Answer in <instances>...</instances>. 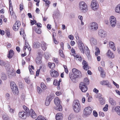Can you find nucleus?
<instances>
[{
	"instance_id": "nucleus-25",
	"label": "nucleus",
	"mask_w": 120,
	"mask_h": 120,
	"mask_svg": "<svg viewBox=\"0 0 120 120\" xmlns=\"http://www.w3.org/2000/svg\"><path fill=\"white\" fill-rule=\"evenodd\" d=\"M109 102L112 105H116V102L112 98H109Z\"/></svg>"
},
{
	"instance_id": "nucleus-1",
	"label": "nucleus",
	"mask_w": 120,
	"mask_h": 120,
	"mask_svg": "<svg viewBox=\"0 0 120 120\" xmlns=\"http://www.w3.org/2000/svg\"><path fill=\"white\" fill-rule=\"evenodd\" d=\"M72 74L69 73L70 78L72 82L74 83L76 82L77 78H80L81 76V72L79 70L74 68L72 70Z\"/></svg>"
},
{
	"instance_id": "nucleus-19",
	"label": "nucleus",
	"mask_w": 120,
	"mask_h": 120,
	"mask_svg": "<svg viewBox=\"0 0 120 120\" xmlns=\"http://www.w3.org/2000/svg\"><path fill=\"white\" fill-rule=\"evenodd\" d=\"M30 115L34 119H35L37 117L36 115L34 112L33 111V110L31 109L30 110Z\"/></svg>"
},
{
	"instance_id": "nucleus-51",
	"label": "nucleus",
	"mask_w": 120,
	"mask_h": 120,
	"mask_svg": "<svg viewBox=\"0 0 120 120\" xmlns=\"http://www.w3.org/2000/svg\"><path fill=\"white\" fill-rule=\"evenodd\" d=\"M99 115L100 116L103 117L105 116V114L104 113L101 112H100L99 113Z\"/></svg>"
},
{
	"instance_id": "nucleus-7",
	"label": "nucleus",
	"mask_w": 120,
	"mask_h": 120,
	"mask_svg": "<svg viewBox=\"0 0 120 120\" xmlns=\"http://www.w3.org/2000/svg\"><path fill=\"white\" fill-rule=\"evenodd\" d=\"M54 102L57 106L56 109H57L59 111H61L62 110V106L60 105V100L57 97L55 98L54 99Z\"/></svg>"
},
{
	"instance_id": "nucleus-42",
	"label": "nucleus",
	"mask_w": 120,
	"mask_h": 120,
	"mask_svg": "<svg viewBox=\"0 0 120 120\" xmlns=\"http://www.w3.org/2000/svg\"><path fill=\"white\" fill-rule=\"evenodd\" d=\"M74 117V115L72 113L69 116L68 118V120H71L72 118Z\"/></svg>"
},
{
	"instance_id": "nucleus-35",
	"label": "nucleus",
	"mask_w": 120,
	"mask_h": 120,
	"mask_svg": "<svg viewBox=\"0 0 120 120\" xmlns=\"http://www.w3.org/2000/svg\"><path fill=\"white\" fill-rule=\"evenodd\" d=\"M41 88L44 90L46 89L47 88V86L43 82H41Z\"/></svg>"
},
{
	"instance_id": "nucleus-40",
	"label": "nucleus",
	"mask_w": 120,
	"mask_h": 120,
	"mask_svg": "<svg viewBox=\"0 0 120 120\" xmlns=\"http://www.w3.org/2000/svg\"><path fill=\"white\" fill-rule=\"evenodd\" d=\"M25 81L28 84H29L30 82V81L28 77H26L25 78Z\"/></svg>"
},
{
	"instance_id": "nucleus-12",
	"label": "nucleus",
	"mask_w": 120,
	"mask_h": 120,
	"mask_svg": "<svg viewBox=\"0 0 120 120\" xmlns=\"http://www.w3.org/2000/svg\"><path fill=\"white\" fill-rule=\"evenodd\" d=\"M109 20L111 26L112 27H115L116 24V20L115 18L113 16H111Z\"/></svg>"
},
{
	"instance_id": "nucleus-50",
	"label": "nucleus",
	"mask_w": 120,
	"mask_h": 120,
	"mask_svg": "<svg viewBox=\"0 0 120 120\" xmlns=\"http://www.w3.org/2000/svg\"><path fill=\"white\" fill-rule=\"evenodd\" d=\"M30 23L31 25H33L35 23H36V21L35 20H30Z\"/></svg>"
},
{
	"instance_id": "nucleus-23",
	"label": "nucleus",
	"mask_w": 120,
	"mask_h": 120,
	"mask_svg": "<svg viewBox=\"0 0 120 120\" xmlns=\"http://www.w3.org/2000/svg\"><path fill=\"white\" fill-rule=\"evenodd\" d=\"M14 52L12 50H10L9 51V54L8 56V57L9 58H11L13 56Z\"/></svg>"
},
{
	"instance_id": "nucleus-5",
	"label": "nucleus",
	"mask_w": 120,
	"mask_h": 120,
	"mask_svg": "<svg viewBox=\"0 0 120 120\" xmlns=\"http://www.w3.org/2000/svg\"><path fill=\"white\" fill-rule=\"evenodd\" d=\"M10 85L11 89L13 94L15 95L17 94L19 92L18 89L15 82H11L10 83Z\"/></svg>"
},
{
	"instance_id": "nucleus-14",
	"label": "nucleus",
	"mask_w": 120,
	"mask_h": 120,
	"mask_svg": "<svg viewBox=\"0 0 120 120\" xmlns=\"http://www.w3.org/2000/svg\"><path fill=\"white\" fill-rule=\"evenodd\" d=\"M106 32L102 29H100L98 32V34L99 36L103 38L106 36Z\"/></svg>"
},
{
	"instance_id": "nucleus-55",
	"label": "nucleus",
	"mask_w": 120,
	"mask_h": 120,
	"mask_svg": "<svg viewBox=\"0 0 120 120\" xmlns=\"http://www.w3.org/2000/svg\"><path fill=\"white\" fill-rule=\"evenodd\" d=\"M68 38L71 40H73L74 38L73 36L72 35H70L68 36Z\"/></svg>"
},
{
	"instance_id": "nucleus-32",
	"label": "nucleus",
	"mask_w": 120,
	"mask_h": 120,
	"mask_svg": "<svg viewBox=\"0 0 120 120\" xmlns=\"http://www.w3.org/2000/svg\"><path fill=\"white\" fill-rule=\"evenodd\" d=\"M95 49L96 50L95 52V55L96 56L98 55L100 53V51L99 48L97 47H95Z\"/></svg>"
},
{
	"instance_id": "nucleus-61",
	"label": "nucleus",
	"mask_w": 120,
	"mask_h": 120,
	"mask_svg": "<svg viewBox=\"0 0 120 120\" xmlns=\"http://www.w3.org/2000/svg\"><path fill=\"white\" fill-rule=\"evenodd\" d=\"M4 31L3 30H2L0 29V34L2 35H3L4 34Z\"/></svg>"
},
{
	"instance_id": "nucleus-30",
	"label": "nucleus",
	"mask_w": 120,
	"mask_h": 120,
	"mask_svg": "<svg viewBox=\"0 0 120 120\" xmlns=\"http://www.w3.org/2000/svg\"><path fill=\"white\" fill-rule=\"evenodd\" d=\"M75 58L76 59V60L79 61V62H81L82 60L81 57L80 55H77L75 57Z\"/></svg>"
},
{
	"instance_id": "nucleus-48",
	"label": "nucleus",
	"mask_w": 120,
	"mask_h": 120,
	"mask_svg": "<svg viewBox=\"0 0 120 120\" xmlns=\"http://www.w3.org/2000/svg\"><path fill=\"white\" fill-rule=\"evenodd\" d=\"M44 56L46 59H48L49 56L48 53L47 52H45L44 54Z\"/></svg>"
},
{
	"instance_id": "nucleus-38",
	"label": "nucleus",
	"mask_w": 120,
	"mask_h": 120,
	"mask_svg": "<svg viewBox=\"0 0 120 120\" xmlns=\"http://www.w3.org/2000/svg\"><path fill=\"white\" fill-rule=\"evenodd\" d=\"M59 52L60 55L62 57L64 58V55L63 53V51L61 50H60Z\"/></svg>"
},
{
	"instance_id": "nucleus-17",
	"label": "nucleus",
	"mask_w": 120,
	"mask_h": 120,
	"mask_svg": "<svg viewBox=\"0 0 120 120\" xmlns=\"http://www.w3.org/2000/svg\"><path fill=\"white\" fill-rule=\"evenodd\" d=\"M97 95L99 96L98 97H97L99 98L100 103L101 105H103L105 103V99L101 97V95L100 94H97Z\"/></svg>"
},
{
	"instance_id": "nucleus-39",
	"label": "nucleus",
	"mask_w": 120,
	"mask_h": 120,
	"mask_svg": "<svg viewBox=\"0 0 120 120\" xmlns=\"http://www.w3.org/2000/svg\"><path fill=\"white\" fill-rule=\"evenodd\" d=\"M9 8L10 9H11V10L12 11L13 9L12 8L13 6L12 5L11 2V0H9Z\"/></svg>"
},
{
	"instance_id": "nucleus-24",
	"label": "nucleus",
	"mask_w": 120,
	"mask_h": 120,
	"mask_svg": "<svg viewBox=\"0 0 120 120\" xmlns=\"http://www.w3.org/2000/svg\"><path fill=\"white\" fill-rule=\"evenodd\" d=\"M41 46L42 49L44 51L47 48L46 44L45 43L43 42L42 43Z\"/></svg>"
},
{
	"instance_id": "nucleus-15",
	"label": "nucleus",
	"mask_w": 120,
	"mask_h": 120,
	"mask_svg": "<svg viewBox=\"0 0 120 120\" xmlns=\"http://www.w3.org/2000/svg\"><path fill=\"white\" fill-rule=\"evenodd\" d=\"M90 41V44L92 46H94L97 44V41L96 39L93 37L91 38Z\"/></svg>"
},
{
	"instance_id": "nucleus-26",
	"label": "nucleus",
	"mask_w": 120,
	"mask_h": 120,
	"mask_svg": "<svg viewBox=\"0 0 120 120\" xmlns=\"http://www.w3.org/2000/svg\"><path fill=\"white\" fill-rule=\"evenodd\" d=\"M41 57H40V56H38L37 57L36 59V61L37 64H38L41 63Z\"/></svg>"
},
{
	"instance_id": "nucleus-45",
	"label": "nucleus",
	"mask_w": 120,
	"mask_h": 120,
	"mask_svg": "<svg viewBox=\"0 0 120 120\" xmlns=\"http://www.w3.org/2000/svg\"><path fill=\"white\" fill-rule=\"evenodd\" d=\"M108 105L106 104L105 106L103 108V110L104 111H106L108 110Z\"/></svg>"
},
{
	"instance_id": "nucleus-37",
	"label": "nucleus",
	"mask_w": 120,
	"mask_h": 120,
	"mask_svg": "<svg viewBox=\"0 0 120 120\" xmlns=\"http://www.w3.org/2000/svg\"><path fill=\"white\" fill-rule=\"evenodd\" d=\"M35 31L37 33L39 34H40L41 32V29L38 28H36Z\"/></svg>"
},
{
	"instance_id": "nucleus-53",
	"label": "nucleus",
	"mask_w": 120,
	"mask_h": 120,
	"mask_svg": "<svg viewBox=\"0 0 120 120\" xmlns=\"http://www.w3.org/2000/svg\"><path fill=\"white\" fill-rule=\"evenodd\" d=\"M64 67L65 72L66 73L68 74V71L67 66L64 65Z\"/></svg>"
},
{
	"instance_id": "nucleus-11",
	"label": "nucleus",
	"mask_w": 120,
	"mask_h": 120,
	"mask_svg": "<svg viewBox=\"0 0 120 120\" xmlns=\"http://www.w3.org/2000/svg\"><path fill=\"white\" fill-rule=\"evenodd\" d=\"M78 44L80 51L83 53H84L85 52L84 50L83 49V48H84V47H85L84 46V44L81 41L79 40H78Z\"/></svg>"
},
{
	"instance_id": "nucleus-13",
	"label": "nucleus",
	"mask_w": 120,
	"mask_h": 120,
	"mask_svg": "<svg viewBox=\"0 0 120 120\" xmlns=\"http://www.w3.org/2000/svg\"><path fill=\"white\" fill-rule=\"evenodd\" d=\"M20 25V22L19 21H17L13 26V29L15 31H17Z\"/></svg>"
},
{
	"instance_id": "nucleus-6",
	"label": "nucleus",
	"mask_w": 120,
	"mask_h": 120,
	"mask_svg": "<svg viewBox=\"0 0 120 120\" xmlns=\"http://www.w3.org/2000/svg\"><path fill=\"white\" fill-rule=\"evenodd\" d=\"M79 8L80 10L84 13L86 12L87 11V6L84 2L82 1L79 4Z\"/></svg>"
},
{
	"instance_id": "nucleus-52",
	"label": "nucleus",
	"mask_w": 120,
	"mask_h": 120,
	"mask_svg": "<svg viewBox=\"0 0 120 120\" xmlns=\"http://www.w3.org/2000/svg\"><path fill=\"white\" fill-rule=\"evenodd\" d=\"M62 117V116H57L56 115V120H60Z\"/></svg>"
},
{
	"instance_id": "nucleus-8",
	"label": "nucleus",
	"mask_w": 120,
	"mask_h": 120,
	"mask_svg": "<svg viewBox=\"0 0 120 120\" xmlns=\"http://www.w3.org/2000/svg\"><path fill=\"white\" fill-rule=\"evenodd\" d=\"M92 110L90 107L85 108L83 110L84 116L86 118L91 113Z\"/></svg>"
},
{
	"instance_id": "nucleus-16",
	"label": "nucleus",
	"mask_w": 120,
	"mask_h": 120,
	"mask_svg": "<svg viewBox=\"0 0 120 120\" xmlns=\"http://www.w3.org/2000/svg\"><path fill=\"white\" fill-rule=\"evenodd\" d=\"M50 74L52 76L57 77L59 75V73L57 71L54 70H51L50 71Z\"/></svg>"
},
{
	"instance_id": "nucleus-18",
	"label": "nucleus",
	"mask_w": 120,
	"mask_h": 120,
	"mask_svg": "<svg viewBox=\"0 0 120 120\" xmlns=\"http://www.w3.org/2000/svg\"><path fill=\"white\" fill-rule=\"evenodd\" d=\"M82 64L83 65V68L86 70H87L89 68V67L88 66V65L87 63L84 60L82 62Z\"/></svg>"
},
{
	"instance_id": "nucleus-47",
	"label": "nucleus",
	"mask_w": 120,
	"mask_h": 120,
	"mask_svg": "<svg viewBox=\"0 0 120 120\" xmlns=\"http://www.w3.org/2000/svg\"><path fill=\"white\" fill-rule=\"evenodd\" d=\"M37 92L40 94L42 92V90L41 88L39 87H37Z\"/></svg>"
},
{
	"instance_id": "nucleus-36",
	"label": "nucleus",
	"mask_w": 120,
	"mask_h": 120,
	"mask_svg": "<svg viewBox=\"0 0 120 120\" xmlns=\"http://www.w3.org/2000/svg\"><path fill=\"white\" fill-rule=\"evenodd\" d=\"M54 97V94H50L49 96L47 98H49V99H50V101H51L52 99H53Z\"/></svg>"
},
{
	"instance_id": "nucleus-62",
	"label": "nucleus",
	"mask_w": 120,
	"mask_h": 120,
	"mask_svg": "<svg viewBox=\"0 0 120 120\" xmlns=\"http://www.w3.org/2000/svg\"><path fill=\"white\" fill-rule=\"evenodd\" d=\"M113 83L116 86L117 88H119V86L118 84H117L114 81H113Z\"/></svg>"
},
{
	"instance_id": "nucleus-2",
	"label": "nucleus",
	"mask_w": 120,
	"mask_h": 120,
	"mask_svg": "<svg viewBox=\"0 0 120 120\" xmlns=\"http://www.w3.org/2000/svg\"><path fill=\"white\" fill-rule=\"evenodd\" d=\"M89 83L88 78H86L84 79L83 82H81L79 84V88L82 92H85L87 90L88 87L86 85H88Z\"/></svg>"
},
{
	"instance_id": "nucleus-57",
	"label": "nucleus",
	"mask_w": 120,
	"mask_h": 120,
	"mask_svg": "<svg viewBox=\"0 0 120 120\" xmlns=\"http://www.w3.org/2000/svg\"><path fill=\"white\" fill-rule=\"evenodd\" d=\"M5 62L3 61L0 60V65L2 66H3Z\"/></svg>"
},
{
	"instance_id": "nucleus-22",
	"label": "nucleus",
	"mask_w": 120,
	"mask_h": 120,
	"mask_svg": "<svg viewBox=\"0 0 120 120\" xmlns=\"http://www.w3.org/2000/svg\"><path fill=\"white\" fill-rule=\"evenodd\" d=\"M107 54L109 57L110 58H113L114 57L113 53L110 50H108V51L107 52Z\"/></svg>"
},
{
	"instance_id": "nucleus-63",
	"label": "nucleus",
	"mask_w": 120,
	"mask_h": 120,
	"mask_svg": "<svg viewBox=\"0 0 120 120\" xmlns=\"http://www.w3.org/2000/svg\"><path fill=\"white\" fill-rule=\"evenodd\" d=\"M93 91L94 92H95L96 94L98 93L99 92L98 90L95 88L94 89Z\"/></svg>"
},
{
	"instance_id": "nucleus-56",
	"label": "nucleus",
	"mask_w": 120,
	"mask_h": 120,
	"mask_svg": "<svg viewBox=\"0 0 120 120\" xmlns=\"http://www.w3.org/2000/svg\"><path fill=\"white\" fill-rule=\"evenodd\" d=\"M93 115L95 117H97L98 116V114L95 111H93Z\"/></svg>"
},
{
	"instance_id": "nucleus-3",
	"label": "nucleus",
	"mask_w": 120,
	"mask_h": 120,
	"mask_svg": "<svg viewBox=\"0 0 120 120\" xmlns=\"http://www.w3.org/2000/svg\"><path fill=\"white\" fill-rule=\"evenodd\" d=\"M23 108L25 111H22L19 112V117L23 119H25L26 117L29 116L30 115V112L29 109L25 105L23 106Z\"/></svg>"
},
{
	"instance_id": "nucleus-9",
	"label": "nucleus",
	"mask_w": 120,
	"mask_h": 120,
	"mask_svg": "<svg viewBox=\"0 0 120 120\" xmlns=\"http://www.w3.org/2000/svg\"><path fill=\"white\" fill-rule=\"evenodd\" d=\"M89 28L93 31H95L98 29V25L95 22H91L90 24Z\"/></svg>"
},
{
	"instance_id": "nucleus-31",
	"label": "nucleus",
	"mask_w": 120,
	"mask_h": 120,
	"mask_svg": "<svg viewBox=\"0 0 120 120\" xmlns=\"http://www.w3.org/2000/svg\"><path fill=\"white\" fill-rule=\"evenodd\" d=\"M115 110L118 115L120 116V107L117 106L115 108Z\"/></svg>"
},
{
	"instance_id": "nucleus-20",
	"label": "nucleus",
	"mask_w": 120,
	"mask_h": 120,
	"mask_svg": "<svg viewBox=\"0 0 120 120\" xmlns=\"http://www.w3.org/2000/svg\"><path fill=\"white\" fill-rule=\"evenodd\" d=\"M40 43L39 42L36 41L34 42L33 44V47L34 48H38L40 46Z\"/></svg>"
},
{
	"instance_id": "nucleus-4",
	"label": "nucleus",
	"mask_w": 120,
	"mask_h": 120,
	"mask_svg": "<svg viewBox=\"0 0 120 120\" xmlns=\"http://www.w3.org/2000/svg\"><path fill=\"white\" fill-rule=\"evenodd\" d=\"M81 108L79 101L78 100L74 101L73 105V108L74 111L76 113L79 112L80 111Z\"/></svg>"
},
{
	"instance_id": "nucleus-41",
	"label": "nucleus",
	"mask_w": 120,
	"mask_h": 120,
	"mask_svg": "<svg viewBox=\"0 0 120 120\" xmlns=\"http://www.w3.org/2000/svg\"><path fill=\"white\" fill-rule=\"evenodd\" d=\"M2 117L4 120H9L8 116L6 115H4Z\"/></svg>"
},
{
	"instance_id": "nucleus-58",
	"label": "nucleus",
	"mask_w": 120,
	"mask_h": 120,
	"mask_svg": "<svg viewBox=\"0 0 120 120\" xmlns=\"http://www.w3.org/2000/svg\"><path fill=\"white\" fill-rule=\"evenodd\" d=\"M53 60L56 63H57L58 62V61L57 58H53Z\"/></svg>"
},
{
	"instance_id": "nucleus-59",
	"label": "nucleus",
	"mask_w": 120,
	"mask_h": 120,
	"mask_svg": "<svg viewBox=\"0 0 120 120\" xmlns=\"http://www.w3.org/2000/svg\"><path fill=\"white\" fill-rule=\"evenodd\" d=\"M29 70L30 71V73L31 74H33L34 73V72L33 71L31 68H30L29 67Z\"/></svg>"
},
{
	"instance_id": "nucleus-27",
	"label": "nucleus",
	"mask_w": 120,
	"mask_h": 120,
	"mask_svg": "<svg viewBox=\"0 0 120 120\" xmlns=\"http://www.w3.org/2000/svg\"><path fill=\"white\" fill-rule=\"evenodd\" d=\"M48 66L51 69H53L55 67L54 63H48Z\"/></svg>"
},
{
	"instance_id": "nucleus-34",
	"label": "nucleus",
	"mask_w": 120,
	"mask_h": 120,
	"mask_svg": "<svg viewBox=\"0 0 120 120\" xmlns=\"http://www.w3.org/2000/svg\"><path fill=\"white\" fill-rule=\"evenodd\" d=\"M49 98H47L45 101V104L46 106H48L50 103V99H49Z\"/></svg>"
},
{
	"instance_id": "nucleus-33",
	"label": "nucleus",
	"mask_w": 120,
	"mask_h": 120,
	"mask_svg": "<svg viewBox=\"0 0 120 120\" xmlns=\"http://www.w3.org/2000/svg\"><path fill=\"white\" fill-rule=\"evenodd\" d=\"M109 82L108 80L102 81L100 82V83L102 85H107V84Z\"/></svg>"
},
{
	"instance_id": "nucleus-28",
	"label": "nucleus",
	"mask_w": 120,
	"mask_h": 120,
	"mask_svg": "<svg viewBox=\"0 0 120 120\" xmlns=\"http://www.w3.org/2000/svg\"><path fill=\"white\" fill-rule=\"evenodd\" d=\"M84 49H85L86 50V51H85V52L87 56H90V52L88 47L86 46V47H84Z\"/></svg>"
},
{
	"instance_id": "nucleus-43",
	"label": "nucleus",
	"mask_w": 120,
	"mask_h": 120,
	"mask_svg": "<svg viewBox=\"0 0 120 120\" xmlns=\"http://www.w3.org/2000/svg\"><path fill=\"white\" fill-rule=\"evenodd\" d=\"M101 76L102 78H105V72H104V71L101 72Z\"/></svg>"
},
{
	"instance_id": "nucleus-60",
	"label": "nucleus",
	"mask_w": 120,
	"mask_h": 120,
	"mask_svg": "<svg viewBox=\"0 0 120 120\" xmlns=\"http://www.w3.org/2000/svg\"><path fill=\"white\" fill-rule=\"evenodd\" d=\"M45 2L46 4V6H49V4H50V2L48 0H47L45 1Z\"/></svg>"
},
{
	"instance_id": "nucleus-64",
	"label": "nucleus",
	"mask_w": 120,
	"mask_h": 120,
	"mask_svg": "<svg viewBox=\"0 0 120 120\" xmlns=\"http://www.w3.org/2000/svg\"><path fill=\"white\" fill-rule=\"evenodd\" d=\"M47 28L49 30H50L51 28V26L49 24H48L47 25Z\"/></svg>"
},
{
	"instance_id": "nucleus-49",
	"label": "nucleus",
	"mask_w": 120,
	"mask_h": 120,
	"mask_svg": "<svg viewBox=\"0 0 120 120\" xmlns=\"http://www.w3.org/2000/svg\"><path fill=\"white\" fill-rule=\"evenodd\" d=\"M53 84L55 86H56L58 85L57 80L56 79L54 81Z\"/></svg>"
},
{
	"instance_id": "nucleus-10",
	"label": "nucleus",
	"mask_w": 120,
	"mask_h": 120,
	"mask_svg": "<svg viewBox=\"0 0 120 120\" xmlns=\"http://www.w3.org/2000/svg\"><path fill=\"white\" fill-rule=\"evenodd\" d=\"M91 6L92 9L94 10L97 9L98 8V4L96 0H93L91 2Z\"/></svg>"
},
{
	"instance_id": "nucleus-21",
	"label": "nucleus",
	"mask_w": 120,
	"mask_h": 120,
	"mask_svg": "<svg viewBox=\"0 0 120 120\" xmlns=\"http://www.w3.org/2000/svg\"><path fill=\"white\" fill-rule=\"evenodd\" d=\"M109 45L110 48H112L114 51L115 50L116 48L113 42L111 41L109 42Z\"/></svg>"
},
{
	"instance_id": "nucleus-44",
	"label": "nucleus",
	"mask_w": 120,
	"mask_h": 120,
	"mask_svg": "<svg viewBox=\"0 0 120 120\" xmlns=\"http://www.w3.org/2000/svg\"><path fill=\"white\" fill-rule=\"evenodd\" d=\"M5 33L7 36L9 37L10 35V33L9 30H5Z\"/></svg>"
},
{
	"instance_id": "nucleus-46",
	"label": "nucleus",
	"mask_w": 120,
	"mask_h": 120,
	"mask_svg": "<svg viewBox=\"0 0 120 120\" xmlns=\"http://www.w3.org/2000/svg\"><path fill=\"white\" fill-rule=\"evenodd\" d=\"M3 66H4L8 68L9 66V64L8 62H5Z\"/></svg>"
},
{
	"instance_id": "nucleus-29",
	"label": "nucleus",
	"mask_w": 120,
	"mask_h": 120,
	"mask_svg": "<svg viewBox=\"0 0 120 120\" xmlns=\"http://www.w3.org/2000/svg\"><path fill=\"white\" fill-rule=\"evenodd\" d=\"M115 11L116 12L120 13V4L117 5L115 8Z\"/></svg>"
},
{
	"instance_id": "nucleus-54",
	"label": "nucleus",
	"mask_w": 120,
	"mask_h": 120,
	"mask_svg": "<svg viewBox=\"0 0 120 120\" xmlns=\"http://www.w3.org/2000/svg\"><path fill=\"white\" fill-rule=\"evenodd\" d=\"M1 78L2 79L5 80L7 79V77L6 75H4L1 77Z\"/></svg>"
}]
</instances>
